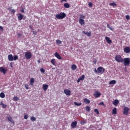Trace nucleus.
<instances>
[{
	"label": "nucleus",
	"mask_w": 130,
	"mask_h": 130,
	"mask_svg": "<svg viewBox=\"0 0 130 130\" xmlns=\"http://www.w3.org/2000/svg\"><path fill=\"white\" fill-rule=\"evenodd\" d=\"M123 62L125 67H127L130 64V58H123Z\"/></svg>",
	"instance_id": "3"
},
{
	"label": "nucleus",
	"mask_w": 130,
	"mask_h": 130,
	"mask_svg": "<svg viewBox=\"0 0 130 130\" xmlns=\"http://www.w3.org/2000/svg\"><path fill=\"white\" fill-rule=\"evenodd\" d=\"M93 96L95 97V98H98L101 96V93H100L99 91H95L93 94Z\"/></svg>",
	"instance_id": "8"
},
{
	"label": "nucleus",
	"mask_w": 130,
	"mask_h": 130,
	"mask_svg": "<svg viewBox=\"0 0 130 130\" xmlns=\"http://www.w3.org/2000/svg\"><path fill=\"white\" fill-rule=\"evenodd\" d=\"M28 117H29V116H28V115H24V119H28Z\"/></svg>",
	"instance_id": "44"
},
{
	"label": "nucleus",
	"mask_w": 130,
	"mask_h": 130,
	"mask_svg": "<svg viewBox=\"0 0 130 130\" xmlns=\"http://www.w3.org/2000/svg\"><path fill=\"white\" fill-rule=\"evenodd\" d=\"M18 58V55H14L13 57V60H17Z\"/></svg>",
	"instance_id": "40"
},
{
	"label": "nucleus",
	"mask_w": 130,
	"mask_h": 130,
	"mask_svg": "<svg viewBox=\"0 0 130 130\" xmlns=\"http://www.w3.org/2000/svg\"><path fill=\"white\" fill-rule=\"evenodd\" d=\"M8 58L9 61H13V60H14V57L12 54L8 55Z\"/></svg>",
	"instance_id": "13"
},
{
	"label": "nucleus",
	"mask_w": 130,
	"mask_h": 130,
	"mask_svg": "<svg viewBox=\"0 0 130 130\" xmlns=\"http://www.w3.org/2000/svg\"><path fill=\"white\" fill-rule=\"evenodd\" d=\"M54 55L55 57H57L58 58V59H62L61 57L60 56L59 54H58V53L57 52L55 53Z\"/></svg>",
	"instance_id": "19"
},
{
	"label": "nucleus",
	"mask_w": 130,
	"mask_h": 130,
	"mask_svg": "<svg viewBox=\"0 0 130 130\" xmlns=\"http://www.w3.org/2000/svg\"><path fill=\"white\" fill-rule=\"evenodd\" d=\"M33 34H34L35 35H36V34H37V32L36 31H32Z\"/></svg>",
	"instance_id": "49"
},
{
	"label": "nucleus",
	"mask_w": 130,
	"mask_h": 130,
	"mask_svg": "<svg viewBox=\"0 0 130 130\" xmlns=\"http://www.w3.org/2000/svg\"><path fill=\"white\" fill-rule=\"evenodd\" d=\"M13 100L14 101H18V100H19V98H18V96H14L13 98Z\"/></svg>",
	"instance_id": "38"
},
{
	"label": "nucleus",
	"mask_w": 130,
	"mask_h": 130,
	"mask_svg": "<svg viewBox=\"0 0 130 130\" xmlns=\"http://www.w3.org/2000/svg\"><path fill=\"white\" fill-rule=\"evenodd\" d=\"M0 105H2L3 108H7V105H5L3 102L0 104Z\"/></svg>",
	"instance_id": "33"
},
{
	"label": "nucleus",
	"mask_w": 130,
	"mask_h": 130,
	"mask_svg": "<svg viewBox=\"0 0 130 130\" xmlns=\"http://www.w3.org/2000/svg\"><path fill=\"white\" fill-rule=\"evenodd\" d=\"M124 52H125V53H129V52H130V48H129V47H126L124 49Z\"/></svg>",
	"instance_id": "16"
},
{
	"label": "nucleus",
	"mask_w": 130,
	"mask_h": 130,
	"mask_svg": "<svg viewBox=\"0 0 130 130\" xmlns=\"http://www.w3.org/2000/svg\"><path fill=\"white\" fill-rule=\"evenodd\" d=\"M84 123H86V122L85 121H83L81 122V124H84Z\"/></svg>",
	"instance_id": "50"
},
{
	"label": "nucleus",
	"mask_w": 130,
	"mask_h": 130,
	"mask_svg": "<svg viewBox=\"0 0 130 130\" xmlns=\"http://www.w3.org/2000/svg\"><path fill=\"white\" fill-rule=\"evenodd\" d=\"M48 88V84H43V89L44 91H46Z\"/></svg>",
	"instance_id": "20"
},
{
	"label": "nucleus",
	"mask_w": 130,
	"mask_h": 130,
	"mask_svg": "<svg viewBox=\"0 0 130 130\" xmlns=\"http://www.w3.org/2000/svg\"><path fill=\"white\" fill-rule=\"evenodd\" d=\"M29 27L30 29H32V26H31V25H29Z\"/></svg>",
	"instance_id": "58"
},
{
	"label": "nucleus",
	"mask_w": 130,
	"mask_h": 130,
	"mask_svg": "<svg viewBox=\"0 0 130 130\" xmlns=\"http://www.w3.org/2000/svg\"><path fill=\"white\" fill-rule=\"evenodd\" d=\"M80 80L81 81H83V80H84V79H85V75H82L80 78H79Z\"/></svg>",
	"instance_id": "35"
},
{
	"label": "nucleus",
	"mask_w": 130,
	"mask_h": 130,
	"mask_svg": "<svg viewBox=\"0 0 130 130\" xmlns=\"http://www.w3.org/2000/svg\"><path fill=\"white\" fill-rule=\"evenodd\" d=\"M115 84H116V80H111L109 82V85H115Z\"/></svg>",
	"instance_id": "25"
},
{
	"label": "nucleus",
	"mask_w": 130,
	"mask_h": 130,
	"mask_svg": "<svg viewBox=\"0 0 130 130\" xmlns=\"http://www.w3.org/2000/svg\"><path fill=\"white\" fill-rule=\"evenodd\" d=\"M105 72V69H104L103 67H100L97 69V70L95 69V73H98L99 74H103V73Z\"/></svg>",
	"instance_id": "4"
},
{
	"label": "nucleus",
	"mask_w": 130,
	"mask_h": 130,
	"mask_svg": "<svg viewBox=\"0 0 130 130\" xmlns=\"http://www.w3.org/2000/svg\"><path fill=\"white\" fill-rule=\"evenodd\" d=\"M30 120H31V121H35L36 120V118L34 116H32L30 118Z\"/></svg>",
	"instance_id": "34"
},
{
	"label": "nucleus",
	"mask_w": 130,
	"mask_h": 130,
	"mask_svg": "<svg viewBox=\"0 0 130 130\" xmlns=\"http://www.w3.org/2000/svg\"><path fill=\"white\" fill-rule=\"evenodd\" d=\"M21 36H22L21 34H20V33L17 34V37L18 38H20L21 37Z\"/></svg>",
	"instance_id": "47"
},
{
	"label": "nucleus",
	"mask_w": 130,
	"mask_h": 130,
	"mask_svg": "<svg viewBox=\"0 0 130 130\" xmlns=\"http://www.w3.org/2000/svg\"><path fill=\"white\" fill-rule=\"evenodd\" d=\"M8 10L11 12V14H15V13H16V10H15V9H12V7L8 8Z\"/></svg>",
	"instance_id": "17"
},
{
	"label": "nucleus",
	"mask_w": 130,
	"mask_h": 130,
	"mask_svg": "<svg viewBox=\"0 0 130 130\" xmlns=\"http://www.w3.org/2000/svg\"><path fill=\"white\" fill-rule=\"evenodd\" d=\"M71 69L72 71H75V70H77V65L73 64L71 66Z\"/></svg>",
	"instance_id": "24"
},
{
	"label": "nucleus",
	"mask_w": 130,
	"mask_h": 130,
	"mask_svg": "<svg viewBox=\"0 0 130 130\" xmlns=\"http://www.w3.org/2000/svg\"><path fill=\"white\" fill-rule=\"evenodd\" d=\"M0 97L1 98H5V97H6V95L4 92H1L0 93Z\"/></svg>",
	"instance_id": "31"
},
{
	"label": "nucleus",
	"mask_w": 130,
	"mask_h": 130,
	"mask_svg": "<svg viewBox=\"0 0 130 130\" xmlns=\"http://www.w3.org/2000/svg\"><path fill=\"white\" fill-rule=\"evenodd\" d=\"M66 17H67V14H66V13L64 12H61L60 14L56 15V18L57 19V20L64 19Z\"/></svg>",
	"instance_id": "1"
},
{
	"label": "nucleus",
	"mask_w": 130,
	"mask_h": 130,
	"mask_svg": "<svg viewBox=\"0 0 130 130\" xmlns=\"http://www.w3.org/2000/svg\"><path fill=\"white\" fill-rule=\"evenodd\" d=\"M8 70L3 67H0V72L1 73H3L4 75H6V73H7Z\"/></svg>",
	"instance_id": "9"
},
{
	"label": "nucleus",
	"mask_w": 130,
	"mask_h": 130,
	"mask_svg": "<svg viewBox=\"0 0 130 130\" xmlns=\"http://www.w3.org/2000/svg\"><path fill=\"white\" fill-rule=\"evenodd\" d=\"M6 117L8 119V121H10V122H11V123H13V124H15V121L13 120V118H12V116H11V115H8Z\"/></svg>",
	"instance_id": "7"
},
{
	"label": "nucleus",
	"mask_w": 130,
	"mask_h": 130,
	"mask_svg": "<svg viewBox=\"0 0 130 130\" xmlns=\"http://www.w3.org/2000/svg\"><path fill=\"white\" fill-rule=\"evenodd\" d=\"M88 6H89V7H92V6H93V4H92V3H91V2H89V3H88Z\"/></svg>",
	"instance_id": "46"
},
{
	"label": "nucleus",
	"mask_w": 130,
	"mask_h": 130,
	"mask_svg": "<svg viewBox=\"0 0 130 130\" xmlns=\"http://www.w3.org/2000/svg\"><path fill=\"white\" fill-rule=\"evenodd\" d=\"M128 111H129V109L127 107H124L123 114L124 115H127L128 114Z\"/></svg>",
	"instance_id": "6"
},
{
	"label": "nucleus",
	"mask_w": 130,
	"mask_h": 130,
	"mask_svg": "<svg viewBox=\"0 0 130 130\" xmlns=\"http://www.w3.org/2000/svg\"><path fill=\"white\" fill-rule=\"evenodd\" d=\"M100 105H103V106H104V103H103V102H101V103L100 104Z\"/></svg>",
	"instance_id": "52"
},
{
	"label": "nucleus",
	"mask_w": 130,
	"mask_h": 130,
	"mask_svg": "<svg viewBox=\"0 0 130 130\" xmlns=\"http://www.w3.org/2000/svg\"><path fill=\"white\" fill-rule=\"evenodd\" d=\"M115 60L117 62H123V58L120 55H116L115 57Z\"/></svg>",
	"instance_id": "2"
},
{
	"label": "nucleus",
	"mask_w": 130,
	"mask_h": 130,
	"mask_svg": "<svg viewBox=\"0 0 130 130\" xmlns=\"http://www.w3.org/2000/svg\"><path fill=\"white\" fill-rule=\"evenodd\" d=\"M62 2H67V0H62V1H61V3H62Z\"/></svg>",
	"instance_id": "56"
},
{
	"label": "nucleus",
	"mask_w": 130,
	"mask_h": 130,
	"mask_svg": "<svg viewBox=\"0 0 130 130\" xmlns=\"http://www.w3.org/2000/svg\"><path fill=\"white\" fill-rule=\"evenodd\" d=\"M107 27L109 28V29H110V30H111V31H113V30H114V28L112 27L110 25H109V24H107Z\"/></svg>",
	"instance_id": "29"
},
{
	"label": "nucleus",
	"mask_w": 130,
	"mask_h": 130,
	"mask_svg": "<svg viewBox=\"0 0 130 130\" xmlns=\"http://www.w3.org/2000/svg\"><path fill=\"white\" fill-rule=\"evenodd\" d=\"M17 18L19 21H21L22 20L23 16L21 13H19L17 14Z\"/></svg>",
	"instance_id": "14"
},
{
	"label": "nucleus",
	"mask_w": 130,
	"mask_h": 130,
	"mask_svg": "<svg viewBox=\"0 0 130 130\" xmlns=\"http://www.w3.org/2000/svg\"><path fill=\"white\" fill-rule=\"evenodd\" d=\"M0 30H1V31H4V28L3 27V26H0Z\"/></svg>",
	"instance_id": "48"
},
{
	"label": "nucleus",
	"mask_w": 130,
	"mask_h": 130,
	"mask_svg": "<svg viewBox=\"0 0 130 130\" xmlns=\"http://www.w3.org/2000/svg\"><path fill=\"white\" fill-rule=\"evenodd\" d=\"M79 24H80L81 25H85V20L82 18H79Z\"/></svg>",
	"instance_id": "18"
},
{
	"label": "nucleus",
	"mask_w": 130,
	"mask_h": 130,
	"mask_svg": "<svg viewBox=\"0 0 130 130\" xmlns=\"http://www.w3.org/2000/svg\"><path fill=\"white\" fill-rule=\"evenodd\" d=\"M77 124H78V121H75L72 122L71 123V126L73 128H75V127H77Z\"/></svg>",
	"instance_id": "10"
},
{
	"label": "nucleus",
	"mask_w": 130,
	"mask_h": 130,
	"mask_svg": "<svg viewBox=\"0 0 130 130\" xmlns=\"http://www.w3.org/2000/svg\"><path fill=\"white\" fill-rule=\"evenodd\" d=\"M110 6H112L113 7H116V3H112L110 4Z\"/></svg>",
	"instance_id": "37"
},
{
	"label": "nucleus",
	"mask_w": 130,
	"mask_h": 130,
	"mask_svg": "<svg viewBox=\"0 0 130 130\" xmlns=\"http://www.w3.org/2000/svg\"><path fill=\"white\" fill-rule=\"evenodd\" d=\"M63 6L66 9H69L70 8V4H69V3H65L64 4Z\"/></svg>",
	"instance_id": "27"
},
{
	"label": "nucleus",
	"mask_w": 130,
	"mask_h": 130,
	"mask_svg": "<svg viewBox=\"0 0 130 130\" xmlns=\"http://www.w3.org/2000/svg\"><path fill=\"white\" fill-rule=\"evenodd\" d=\"M93 63H94V64H96V63H97V60H93Z\"/></svg>",
	"instance_id": "51"
},
{
	"label": "nucleus",
	"mask_w": 130,
	"mask_h": 130,
	"mask_svg": "<svg viewBox=\"0 0 130 130\" xmlns=\"http://www.w3.org/2000/svg\"><path fill=\"white\" fill-rule=\"evenodd\" d=\"M24 87H25L26 90H29V85L25 84H24Z\"/></svg>",
	"instance_id": "36"
},
{
	"label": "nucleus",
	"mask_w": 130,
	"mask_h": 130,
	"mask_svg": "<svg viewBox=\"0 0 130 130\" xmlns=\"http://www.w3.org/2000/svg\"><path fill=\"white\" fill-rule=\"evenodd\" d=\"M125 18H126V20H130L129 15H126Z\"/></svg>",
	"instance_id": "45"
},
{
	"label": "nucleus",
	"mask_w": 130,
	"mask_h": 130,
	"mask_svg": "<svg viewBox=\"0 0 130 130\" xmlns=\"http://www.w3.org/2000/svg\"><path fill=\"white\" fill-rule=\"evenodd\" d=\"M25 56L26 59H30L32 57V53L26 52L25 53Z\"/></svg>",
	"instance_id": "5"
},
{
	"label": "nucleus",
	"mask_w": 130,
	"mask_h": 130,
	"mask_svg": "<svg viewBox=\"0 0 130 130\" xmlns=\"http://www.w3.org/2000/svg\"><path fill=\"white\" fill-rule=\"evenodd\" d=\"M21 13H24V9H22L20 11Z\"/></svg>",
	"instance_id": "53"
},
{
	"label": "nucleus",
	"mask_w": 130,
	"mask_h": 130,
	"mask_svg": "<svg viewBox=\"0 0 130 130\" xmlns=\"http://www.w3.org/2000/svg\"><path fill=\"white\" fill-rule=\"evenodd\" d=\"M51 63L53 64V66H55L56 64V61L55 60V59L53 58L51 60Z\"/></svg>",
	"instance_id": "23"
},
{
	"label": "nucleus",
	"mask_w": 130,
	"mask_h": 130,
	"mask_svg": "<svg viewBox=\"0 0 130 130\" xmlns=\"http://www.w3.org/2000/svg\"><path fill=\"white\" fill-rule=\"evenodd\" d=\"M56 43L57 45H59L60 44H61L62 42H61V41H60L59 40H57L56 41Z\"/></svg>",
	"instance_id": "30"
},
{
	"label": "nucleus",
	"mask_w": 130,
	"mask_h": 130,
	"mask_svg": "<svg viewBox=\"0 0 130 130\" xmlns=\"http://www.w3.org/2000/svg\"><path fill=\"white\" fill-rule=\"evenodd\" d=\"M85 110L86 111H87V112H90V111H91V109L90 108V107L89 106H86L85 107Z\"/></svg>",
	"instance_id": "28"
},
{
	"label": "nucleus",
	"mask_w": 130,
	"mask_h": 130,
	"mask_svg": "<svg viewBox=\"0 0 130 130\" xmlns=\"http://www.w3.org/2000/svg\"><path fill=\"white\" fill-rule=\"evenodd\" d=\"M86 35L88 37H90V36H91V32H86Z\"/></svg>",
	"instance_id": "43"
},
{
	"label": "nucleus",
	"mask_w": 130,
	"mask_h": 130,
	"mask_svg": "<svg viewBox=\"0 0 130 130\" xmlns=\"http://www.w3.org/2000/svg\"><path fill=\"white\" fill-rule=\"evenodd\" d=\"M105 40H106L107 43H108L109 44H111V43H112V41H111L109 37H106Z\"/></svg>",
	"instance_id": "12"
},
{
	"label": "nucleus",
	"mask_w": 130,
	"mask_h": 130,
	"mask_svg": "<svg viewBox=\"0 0 130 130\" xmlns=\"http://www.w3.org/2000/svg\"><path fill=\"white\" fill-rule=\"evenodd\" d=\"M40 72H41V73H45V70H44V69H43V68H41L40 69Z\"/></svg>",
	"instance_id": "42"
},
{
	"label": "nucleus",
	"mask_w": 130,
	"mask_h": 130,
	"mask_svg": "<svg viewBox=\"0 0 130 130\" xmlns=\"http://www.w3.org/2000/svg\"><path fill=\"white\" fill-rule=\"evenodd\" d=\"M74 104L75 105H76V106H81V105H82L81 103H78L77 102H74Z\"/></svg>",
	"instance_id": "32"
},
{
	"label": "nucleus",
	"mask_w": 130,
	"mask_h": 130,
	"mask_svg": "<svg viewBox=\"0 0 130 130\" xmlns=\"http://www.w3.org/2000/svg\"><path fill=\"white\" fill-rule=\"evenodd\" d=\"M83 101L85 104H90V101L89 99L87 98L84 99Z\"/></svg>",
	"instance_id": "21"
},
{
	"label": "nucleus",
	"mask_w": 130,
	"mask_h": 130,
	"mask_svg": "<svg viewBox=\"0 0 130 130\" xmlns=\"http://www.w3.org/2000/svg\"><path fill=\"white\" fill-rule=\"evenodd\" d=\"M112 114H117V111L116 110V108H114L113 110H112Z\"/></svg>",
	"instance_id": "26"
},
{
	"label": "nucleus",
	"mask_w": 130,
	"mask_h": 130,
	"mask_svg": "<svg viewBox=\"0 0 130 130\" xmlns=\"http://www.w3.org/2000/svg\"><path fill=\"white\" fill-rule=\"evenodd\" d=\"M118 103H119V101H118V100H115L113 102V105H114L115 106H117V105L118 104Z\"/></svg>",
	"instance_id": "22"
},
{
	"label": "nucleus",
	"mask_w": 130,
	"mask_h": 130,
	"mask_svg": "<svg viewBox=\"0 0 130 130\" xmlns=\"http://www.w3.org/2000/svg\"><path fill=\"white\" fill-rule=\"evenodd\" d=\"M30 86H34V83H35V79L34 78H31L30 79Z\"/></svg>",
	"instance_id": "15"
},
{
	"label": "nucleus",
	"mask_w": 130,
	"mask_h": 130,
	"mask_svg": "<svg viewBox=\"0 0 130 130\" xmlns=\"http://www.w3.org/2000/svg\"><path fill=\"white\" fill-rule=\"evenodd\" d=\"M80 81H81V79H80V78H78V79L77 80V83H80Z\"/></svg>",
	"instance_id": "54"
},
{
	"label": "nucleus",
	"mask_w": 130,
	"mask_h": 130,
	"mask_svg": "<svg viewBox=\"0 0 130 130\" xmlns=\"http://www.w3.org/2000/svg\"><path fill=\"white\" fill-rule=\"evenodd\" d=\"M79 17H80V19H84V18H85V15H84L83 14L80 15Z\"/></svg>",
	"instance_id": "41"
},
{
	"label": "nucleus",
	"mask_w": 130,
	"mask_h": 130,
	"mask_svg": "<svg viewBox=\"0 0 130 130\" xmlns=\"http://www.w3.org/2000/svg\"><path fill=\"white\" fill-rule=\"evenodd\" d=\"M38 62L39 63H40V62H41L40 60H38Z\"/></svg>",
	"instance_id": "57"
},
{
	"label": "nucleus",
	"mask_w": 130,
	"mask_h": 130,
	"mask_svg": "<svg viewBox=\"0 0 130 130\" xmlns=\"http://www.w3.org/2000/svg\"><path fill=\"white\" fill-rule=\"evenodd\" d=\"M82 33L83 34H85L86 35V34L87 33V32L83 31Z\"/></svg>",
	"instance_id": "55"
},
{
	"label": "nucleus",
	"mask_w": 130,
	"mask_h": 130,
	"mask_svg": "<svg viewBox=\"0 0 130 130\" xmlns=\"http://www.w3.org/2000/svg\"><path fill=\"white\" fill-rule=\"evenodd\" d=\"M52 69H53V70H55V68H52Z\"/></svg>",
	"instance_id": "59"
},
{
	"label": "nucleus",
	"mask_w": 130,
	"mask_h": 130,
	"mask_svg": "<svg viewBox=\"0 0 130 130\" xmlns=\"http://www.w3.org/2000/svg\"><path fill=\"white\" fill-rule=\"evenodd\" d=\"M63 92L64 94H66V95H68V96H70L71 91L70 90V89H64Z\"/></svg>",
	"instance_id": "11"
},
{
	"label": "nucleus",
	"mask_w": 130,
	"mask_h": 130,
	"mask_svg": "<svg viewBox=\"0 0 130 130\" xmlns=\"http://www.w3.org/2000/svg\"><path fill=\"white\" fill-rule=\"evenodd\" d=\"M94 112H95V113H96V114H99L100 113L99 111L97 109H94Z\"/></svg>",
	"instance_id": "39"
}]
</instances>
